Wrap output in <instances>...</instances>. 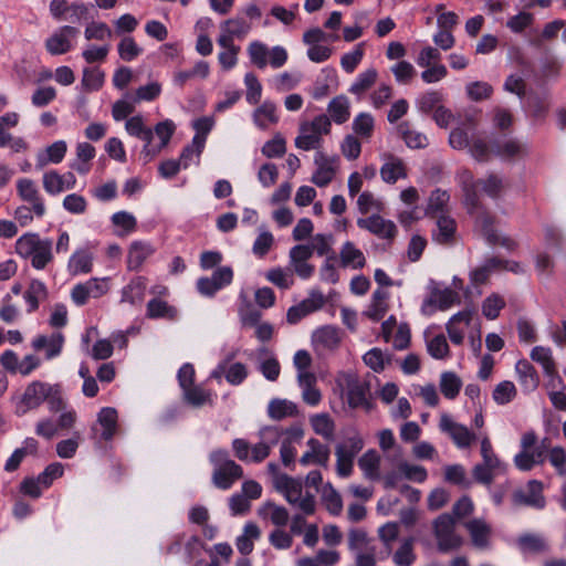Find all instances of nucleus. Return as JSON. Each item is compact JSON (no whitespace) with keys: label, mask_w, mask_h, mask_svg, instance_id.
I'll return each instance as SVG.
<instances>
[{"label":"nucleus","mask_w":566,"mask_h":566,"mask_svg":"<svg viewBox=\"0 0 566 566\" xmlns=\"http://www.w3.org/2000/svg\"><path fill=\"white\" fill-rule=\"evenodd\" d=\"M398 133L403 138L409 148H424L428 145V138L424 134L412 130L409 123H400L397 127Z\"/></svg>","instance_id":"nucleus-59"},{"label":"nucleus","mask_w":566,"mask_h":566,"mask_svg":"<svg viewBox=\"0 0 566 566\" xmlns=\"http://www.w3.org/2000/svg\"><path fill=\"white\" fill-rule=\"evenodd\" d=\"M415 539L412 537L406 538L401 542L399 548L392 555V560L396 566H411L416 560L413 552Z\"/></svg>","instance_id":"nucleus-63"},{"label":"nucleus","mask_w":566,"mask_h":566,"mask_svg":"<svg viewBox=\"0 0 566 566\" xmlns=\"http://www.w3.org/2000/svg\"><path fill=\"white\" fill-rule=\"evenodd\" d=\"M304 437V430L300 424L287 428L280 426H264L258 431L259 441L250 444L248 440L237 438L232 441L234 455L243 462L260 463L264 461L279 442L280 458L285 467L294 463L296 449L294 443L300 442Z\"/></svg>","instance_id":"nucleus-1"},{"label":"nucleus","mask_w":566,"mask_h":566,"mask_svg":"<svg viewBox=\"0 0 566 566\" xmlns=\"http://www.w3.org/2000/svg\"><path fill=\"white\" fill-rule=\"evenodd\" d=\"M64 343V335L61 332H53L36 335L31 342V347L36 353H43L44 359L52 360L62 354Z\"/></svg>","instance_id":"nucleus-15"},{"label":"nucleus","mask_w":566,"mask_h":566,"mask_svg":"<svg viewBox=\"0 0 566 566\" xmlns=\"http://www.w3.org/2000/svg\"><path fill=\"white\" fill-rule=\"evenodd\" d=\"M265 279L282 290H289L294 285V274L291 269L276 266L265 273Z\"/></svg>","instance_id":"nucleus-56"},{"label":"nucleus","mask_w":566,"mask_h":566,"mask_svg":"<svg viewBox=\"0 0 566 566\" xmlns=\"http://www.w3.org/2000/svg\"><path fill=\"white\" fill-rule=\"evenodd\" d=\"M531 358L538 363L546 376L556 378L562 384V378L557 375L556 366L552 357V350L548 347L535 346L531 352Z\"/></svg>","instance_id":"nucleus-43"},{"label":"nucleus","mask_w":566,"mask_h":566,"mask_svg":"<svg viewBox=\"0 0 566 566\" xmlns=\"http://www.w3.org/2000/svg\"><path fill=\"white\" fill-rule=\"evenodd\" d=\"M46 286L42 281L32 280L23 298L28 305V312H34L39 307V302L46 297Z\"/></svg>","instance_id":"nucleus-54"},{"label":"nucleus","mask_w":566,"mask_h":566,"mask_svg":"<svg viewBox=\"0 0 566 566\" xmlns=\"http://www.w3.org/2000/svg\"><path fill=\"white\" fill-rule=\"evenodd\" d=\"M252 30V23L244 17L235 15L220 23V33L217 39L234 42L243 40Z\"/></svg>","instance_id":"nucleus-22"},{"label":"nucleus","mask_w":566,"mask_h":566,"mask_svg":"<svg viewBox=\"0 0 566 566\" xmlns=\"http://www.w3.org/2000/svg\"><path fill=\"white\" fill-rule=\"evenodd\" d=\"M473 312L464 310L455 313L446 324V329L450 340L454 345H461L464 340L467 329L472 321Z\"/></svg>","instance_id":"nucleus-23"},{"label":"nucleus","mask_w":566,"mask_h":566,"mask_svg":"<svg viewBox=\"0 0 566 566\" xmlns=\"http://www.w3.org/2000/svg\"><path fill=\"white\" fill-rule=\"evenodd\" d=\"M338 161L337 156H327L322 151H316L314 155L316 169L312 176V182L317 187L327 186L336 175Z\"/></svg>","instance_id":"nucleus-16"},{"label":"nucleus","mask_w":566,"mask_h":566,"mask_svg":"<svg viewBox=\"0 0 566 566\" xmlns=\"http://www.w3.org/2000/svg\"><path fill=\"white\" fill-rule=\"evenodd\" d=\"M481 457L482 462L480 464L486 465L490 469H497L506 472V463L500 460L486 436L481 439Z\"/></svg>","instance_id":"nucleus-60"},{"label":"nucleus","mask_w":566,"mask_h":566,"mask_svg":"<svg viewBox=\"0 0 566 566\" xmlns=\"http://www.w3.org/2000/svg\"><path fill=\"white\" fill-rule=\"evenodd\" d=\"M52 247V240L42 239L34 232L24 233L15 241L18 255L29 259L36 270H43L53 260Z\"/></svg>","instance_id":"nucleus-2"},{"label":"nucleus","mask_w":566,"mask_h":566,"mask_svg":"<svg viewBox=\"0 0 566 566\" xmlns=\"http://www.w3.org/2000/svg\"><path fill=\"white\" fill-rule=\"evenodd\" d=\"M331 122L334 120L340 125L346 123L350 117V102L347 96L338 95L334 97L327 105Z\"/></svg>","instance_id":"nucleus-45"},{"label":"nucleus","mask_w":566,"mask_h":566,"mask_svg":"<svg viewBox=\"0 0 566 566\" xmlns=\"http://www.w3.org/2000/svg\"><path fill=\"white\" fill-rule=\"evenodd\" d=\"M332 128L331 118L325 114L315 116L312 120L301 123L295 146L308 151L317 150L322 146L323 136L328 135Z\"/></svg>","instance_id":"nucleus-7"},{"label":"nucleus","mask_w":566,"mask_h":566,"mask_svg":"<svg viewBox=\"0 0 566 566\" xmlns=\"http://www.w3.org/2000/svg\"><path fill=\"white\" fill-rule=\"evenodd\" d=\"M339 385L346 394L347 402L350 408H363L366 411L371 410L373 403L369 400V385L366 381L348 373L342 376Z\"/></svg>","instance_id":"nucleus-10"},{"label":"nucleus","mask_w":566,"mask_h":566,"mask_svg":"<svg viewBox=\"0 0 566 566\" xmlns=\"http://www.w3.org/2000/svg\"><path fill=\"white\" fill-rule=\"evenodd\" d=\"M378 73L370 67L359 73L349 87V93L360 98L376 82Z\"/></svg>","instance_id":"nucleus-51"},{"label":"nucleus","mask_w":566,"mask_h":566,"mask_svg":"<svg viewBox=\"0 0 566 566\" xmlns=\"http://www.w3.org/2000/svg\"><path fill=\"white\" fill-rule=\"evenodd\" d=\"M298 415L297 405L287 399L273 398L268 405V416L272 420L281 421Z\"/></svg>","instance_id":"nucleus-36"},{"label":"nucleus","mask_w":566,"mask_h":566,"mask_svg":"<svg viewBox=\"0 0 566 566\" xmlns=\"http://www.w3.org/2000/svg\"><path fill=\"white\" fill-rule=\"evenodd\" d=\"M513 503L515 505H525L535 509H544L546 501L543 495V483L537 480H531L526 484V490H516L513 493Z\"/></svg>","instance_id":"nucleus-21"},{"label":"nucleus","mask_w":566,"mask_h":566,"mask_svg":"<svg viewBox=\"0 0 566 566\" xmlns=\"http://www.w3.org/2000/svg\"><path fill=\"white\" fill-rule=\"evenodd\" d=\"M78 33L80 31L76 27L70 24L62 25L46 38L44 42L45 50L51 55L66 54L75 48Z\"/></svg>","instance_id":"nucleus-11"},{"label":"nucleus","mask_w":566,"mask_h":566,"mask_svg":"<svg viewBox=\"0 0 566 566\" xmlns=\"http://www.w3.org/2000/svg\"><path fill=\"white\" fill-rule=\"evenodd\" d=\"M395 463L402 479L416 483H423L428 478L427 470L422 465L412 464L401 459H398Z\"/></svg>","instance_id":"nucleus-55"},{"label":"nucleus","mask_w":566,"mask_h":566,"mask_svg":"<svg viewBox=\"0 0 566 566\" xmlns=\"http://www.w3.org/2000/svg\"><path fill=\"white\" fill-rule=\"evenodd\" d=\"M379 448L387 454V459L394 463L401 458V447L397 444L394 431L382 429L377 433Z\"/></svg>","instance_id":"nucleus-46"},{"label":"nucleus","mask_w":566,"mask_h":566,"mask_svg":"<svg viewBox=\"0 0 566 566\" xmlns=\"http://www.w3.org/2000/svg\"><path fill=\"white\" fill-rule=\"evenodd\" d=\"M364 446V439L356 428L344 431L343 441L335 447L336 472L340 478H348L353 473L355 459Z\"/></svg>","instance_id":"nucleus-4"},{"label":"nucleus","mask_w":566,"mask_h":566,"mask_svg":"<svg viewBox=\"0 0 566 566\" xmlns=\"http://www.w3.org/2000/svg\"><path fill=\"white\" fill-rule=\"evenodd\" d=\"M548 439L544 438L537 444V436L534 430L524 432L521 437V450L514 455V465L523 472L531 471L535 465L543 464L546 458Z\"/></svg>","instance_id":"nucleus-5"},{"label":"nucleus","mask_w":566,"mask_h":566,"mask_svg":"<svg viewBox=\"0 0 566 566\" xmlns=\"http://www.w3.org/2000/svg\"><path fill=\"white\" fill-rule=\"evenodd\" d=\"M340 264L343 268L353 270L363 269L366 264V258L360 249L352 241H346L339 251Z\"/></svg>","instance_id":"nucleus-35"},{"label":"nucleus","mask_w":566,"mask_h":566,"mask_svg":"<svg viewBox=\"0 0 566 566\" xmlns=\"http://www.w3.org/2000/svg\"><path fill=\"white\" fill-rule=\"evenodd\" d=\"M517 396V389L513 381H500L492 391V399L499 406L512 402Z\"/></svg>","instance_id":"nucleus-57"},{"label":"nucleus","mask_w":566,"mask_h":566,"mask_svg":"<svg viewBox=\"0 0 566 566\" xmlns=\"http://www.w3.org/2000/svg\"><path fill=\"white\" fill-rule=\"evenodd\" d=\"M389 310V292L379 287L373 292L370 302L363 312L364 316L374 322H379Z\"/></svg>","instance_id":"nucleus-27"},{"label":"nucleus","mask_w":566,"mask_h":566,"mask_svg":"<svg viewBox=\"0 0 566 566\" xmlns=\"http://www.w3.org/2000/svg\"><path fill=\"white\" fill-rule=\"evenodd\" d=\"M232 280V269L230 266H221L214 270L210 277H200L197 281V289L201 295L211 297L219 290L229 285Z\"/></svg>","instance_id":"nucleus-18"},{"label":"nucleus","mask_w":566,"mask_h":566,"mask_svg":"<svg viewBox=\"0 0 566 566\" xmlns=\"http://www.w3.org/2000/svg\"><path fill=\"white\" fill-rule=\"evenodd\" d=\"M312 258V249L305 244H297L289 252V264L293 274L302 280H308L315 271L314 265L308 263Z\"/></svg>","instance_id":"nucleus-17"},{"label":"nucleus","mask_w":566,"mask_h":566,"mask_svg":"<svg viewBox=\"0 0 566 566\" xmlns=\"http://www.w3.org/2000/svg\"><path fill=\"white\" fill-rule=\"evenodd\" d=\"M381 179L387 184H395L399 179L407 178V169L403 161L390 156L380 168Z\"/></svg>","instance_id":"nucleus-47"},{"label":"nucleus","mask_w":566,"mask_h":566,"mask_svg":"<svg viewBox=\"0 0 566 566\" xmlns=\"http://www.w3.org/2000/svg\"><path fill=\"white\" fill-rule=\"evenodd\" d=\"M313 431L327 441L334 440L336 423L327 412L314 413L310 417Z\"/></svg>","instance_id":"nucleus-38"},{"label":"nucleus","mask_w":566,"mask_h":566,"mask_svg":"<svg viewBox=\"0 0 566 566\" xmlns=\"http://www.w3.org/2000/svg\"><path fill=\"white\" fill-rule=\"evenodd\" d=\"M255 126L266 129L279 122L277 106L274 102L265 99L252 114Z\"/></svg>","instance_id":"nucleus-32"},{"label":"nucleus","mask_w":566,"mask_h":566,"mask_svg":"<svg viewBox=\"0 0 566 566\" xmlns=\"http://www.w3.org/2000/svg\"><path fill=\"white\" fill-rule=\"evenodd\" d=\"M210 462L213 464L212 482L221 490L230 489L234 482L242 478L241 465L229 458L226 450L219 449L210 453Z\"/></svg>","instance_id":"nucleus-8"},{"label":"nucleus","mask_w":566,"mask_h":566,"mask_svg":"<svg viewBox=\"0 0 566 566\" xmlns=\"http://www.w3.org/2000/svg\"><path fill=\"white\" fill-rule=\"evenodd\" d=\"M297 382L303 401L311 407H316L322 400L321 390L316 386V376L313 373L297 374Z\"/></svg>","instance_id":"nucleus-28"},{"label":"nucleus","mask_w":566,"mask_h":566,"mask_svg":"<svg viewBox=\"0 0 566 566\" xmlns=\"http://www.w3.org/2000/svg\"><path fill=\"white\" fill-rule=\"evenodd\" d=\"M307 450L300 458L303 467L316 464L326 468L329 462L331 450L328 446L322 443L315 438H310L306 442Z\"/></svg>","instance_id":"nucleus-24"},{"label":"nucleus","mask_w":566,"mask_h":566,"mask_svg":"<svg viewBox=\"0 0 566 566\" xmlns=\"http://www.w3.org/2000/svg\"><path fill=\"white\" fill-rule=\"evenodd\" d=\"M494 154L502 159L521 158L527 155V146L516 139H505L495 147Z\"/></svg>","instance_id":"nucleus-50"},{"label":"nucleus","mask_w":566,"mask_h":566,"mask_svg":"<svg viewBox=\"0 0 566 566\" xmlns=\"http://www.w3.org/2000/svg\"><path fill=\"white\" fill-rule=\"evenodd\" d=\"M17 191L19 197L32 206V210L36 218H42L45 214L44 200L39 191L36 184L28 178H21L17 181Z\"/></svg>","instance_id":"nucleus-19"},{"label":"nucleus","mask_w":566,"mask_h":566,"mask_svg":"<svg viewBox=\"0 0 566 566\" xmlns=\"http://www.w3.org/2000/svg\"><path fill=\"white\" fill-rule=\"evenodd\" d=\"M357 226L367 230L379 239L390 240L396 235L397 228L391 220L382 218L379 213H374L367 218L357 219Z\"/></svg>","instance_id":"nucleus-20"},{"label":"nucleus","mask_w":566,"mask_h":566,"mask_svg":"<svg viewBox=\"0 0 566 566\" xmlns=\"http://www.w3.org/2000/svg\"><path fill=\"white\" fill-rule=\"evenodd\" d=\"M261 536V531L255 523L249 522L244 525L243 532L235 539L237 549L244 556L251 554L254 542Z\"/></svg>","instance_id":"nucleus-41"},{"label":"nucleus","mask_w":566,"mask_h":566,"mask_svg":"<svg viewBox=\"0 0 566 566\" xmlns=\"http://www.w3.org/2000/svg\"><path fill=\"white\" fill-rule=\"evenodd\" d=\"M517 546L524 554L544 553L548 548L547 541L542 535L524 534L517 538Z\"/></svg>","instance_id":"nucleus-52"},{"label":"nucleus","mask_w":566,"mask_h":566,"mask_svg":"<svg viewBox=\"0 0 566 566\" xmlns=\"http://www.w3.org/2000/svg\"><path fill=\"white\" fill-rule=\"evenodd\" d=\"M277 492L286 502L304 515H313L316 510L315 496L304 491L301 480L291 476H281L277 481Z\"/></svg>","instance_id":"nucleus-6"},{"label":"nucleus","mask_w":566,"mask_h":566,"mask_svg":"<svg viewBox=\"0 0 566 566\" xmlns=\"http://www.w3.org/2000/svg\"><path fill=\"white\" fill-rule=\"evenodd\" d=\"M118 415L115 408L104 407L97 413V424L102 428L99 438L109 441L117 430Z\"/></svg>","instance_id":"nucleus-34"},{"label":"nucleus","mask_w":566,"mask_h":566,"mask_svg":"<svg viewBox=\"0 0 566 566\" xmlns=\"http://www.w3.org/2000/svg\"><path fill=\"white\" fill-rule=\"evenodd\" d=\"M472 543L479 548H486L492 534L491 526L482 518H473L465 523Z\"/></svg>","instance_id":"nucleus-33"},{"label":"nucleus","mask_w":566,"mask_h":566,"mask_svg":"<svg viewBox=\"0 0 566 566\" xmlns=\"http://www.w3.org/2000/svg\"><path fill=\"white\" fill-rule=\"evenodd\" d=\"M105 82V73L98 67H85L81 86L85 92H95L102 88Z\"/></svg>","instance_id":"nucleus-61"},{"label":"nucleus","mask_w":566,"mask_h":566,"mask_svg":"<svg viewBox=\"0 0 566 566\" xmlns=\"http://www.w3.org/2000/svg\"><path fill=\"white\" fill-rule=\"evenodd\" d=\"M155 253V248L147 241H133L128 249L127 266L137 271Z\"/></svg>","instance_id":"nucleus-29"},{"label":"nucleus","mask_w":566,"mask_h":566,"mask_svg":"<svg viewBox=\"0 0 566 566\" xmlns=\"http://www.w3.org/2000/svg\"><path fill=\"white\" fill-rule=\"evenodd\" d=\"M475 126L469 120L462 126H458L451 130L449 135V144L453 149H467L475 134Z\"/></svg>","instance_id":"nucleus-44"},{"label":"nucleus","mask_w":566,"mask_h":566,"mask_svg":"<svg viewBox=\"0 0 566 566\" xmlns=\"http://www.w3.org/2000/svg\"><path fill=\"white\" fill-rule=\"evenodd\" d=\"M214 126V119L210 116H203L192 122V127L196 130L193 136V145H196L198 153H202L208 134Z\"/></svg>","instance_id":"nucleus-53"},{"label":"nucleus","mask_w":566,"mask_h":566,"mask_svg":"<svg viewBox=\"0 0 566 566\" xmlns=\"http://www.w3.org/2000/svg\"><path fill=\"white\" fill-rule=\"evenodd\" d=\"M433 526L439 551L449 552L461 545L462 541L454 532V518L451 515H440Z\"/></svg>","instance_id":"nucleus-13"},{"label":"nucleus","mask_w":566,"mask_h":566,"mask_svg":"<svg viewBox=\"0 0 566 566\" xmlns=\"http://www.w3.org/2000/svg\"><path fill=\"white\" fill-rule=\"evenodd\" d=\"M439 429L447 433L459 449L469 448L475 440V434L464 424L455 422L448 413H442Z\"/></svg>","instance_id":"nucleus-14"},{"label":"nucleus","mask_w":566,"mask_h":566,"mask_svg":"<svg viewBox=\"0 0 566 566\" xmlns=\"http://www.w3.org/2000/svg\"><path fill=\"white\" fill-rule=\"evenodd\" d=\"M93 269V254L85 249L73 252L67 262V271L72 276L87 274Z\"/></svg>","instance_id":"nucleus-37"},{"label":"nucleus","mask_w":566,"mask_h":566,"mask_svg":"<svg viewBox=\"0 0 566 566\" xmlns=\"http://www.w3.org/2000/svg\"><path fill=\"white\" fill-rule=\"evenodd\" d=\"M457 224L454 219L447 214L437 216V229L433 231V240L440 244L449 243L455 233Z\"/></svg>","instance_id":"nucleus-49"},{"label":"nucleus","mask_w":566,"mask_h":566,"mask_svg":"<svg viewBox=\"0 0 566 566\" xmlns=\"http://www.w3.org/2000/svg\"><path fill=\"white\" fill-rule=\"evenodd\" d=\"M381 458L375 449L367 450L359 459L358 467L368 480H378L380 478Z\"/></svg>","instance_id":"nucleus-40"},{"label":"nucleus","mask_w":566,"mask_h":566,"mask_svg":"<svg viewBox=\"0 0 566 566\" xmlns=\"http://www.w3.org/2000/svg\"><path fill=\"white\" fill-rule=\"evenodd\" d=\"M108 277H92L77 283L71 291V298L77 306L85 305L90 298H99L109 291Z\"/></svg>","instance_id":"nucleus-12"},{"label":"nucleus","mask_w":566,"mask_h":566,"mask_svg":"<svg viewBox=\"0 0 566 566\" xmlns=\"http://www.w3.org/2000/svg\"><path fill=\"white\" fill-rule=\"evenodd\" d=\"M460 294L450 287L440 289L436 286L432 289L428 300L424 301L422 311H427L429 306H436L441 311H446L453 305L460 304Z\"/></svg>","instance_id":"nucleus-26"},{"label":"nucleus","mask_w":566,"mask_h":566,"mask_svg":"<svg viewBox=\"0 0 566 566\" xmlns=\"http://www.w3.org/2000/svg\"><path fill=\"white\" fill-rule=\"evenodd\" d=\"M440 390L447 399H454L462 387L461 378L453 371H444L440 376Z\"/></svg>","instance_id":"nucleus-58"},{"label":"nucleus","mask_w":566,"mask_h":566,"mask_svg":"<svg viewBox=\"0 0 566 566\" xmlns=\"http://www.w3.org/2000/svg\"><path fill=\"white\" fill-rule=\"evenodd\" d=\"M340 340V331L331 325L319 327L312 334V344L315 350L319 353L336 349Z\"/></svg>","instance_id":"nucleus-25"},{"label":"nucleus","mask_w":566,"mask_h":566,"mask_svg":"<svg viewBox=\"0 0 566 566\" xmlns=\"http://www.w3.org/2000/svg\"><path fill=\"white\" fill-rule=\"evenodd\" d=\"M450 200V195L446 190L436 189L431 192L426 213L429 216L446 214V208Z\"/></svg>","instance_id":"nucleus-62"},{"label":"nucleus","mask_w":566,"mask_h":566,"mask_svg":"<svg viewBox=\"0 0 566 566\" xmlns=\"http://www.w3.org/2000/svg\"><path fill=\"white\" fill-rule=\"evenodd\" d=\"M515 373L518 384L525 392H533L537 389L539 385V376L528 360H518L515 364Z\"/></svg>","instance_id":"nucleus-30"},{"label":"nucleus","mask_w":566,"mask_h":566,"mask_svg":"<svg viewBox=\"0 0 566 566\" xmlns=\"http://www.w3.org/2000/svg\"><path fill=\"white\" fill-rule=\"evenodd\" d=\"M49 389L50 384L45 381L33 380L28 384L20 395L12 397L15 415L24 416L38 409L45 401Z\"/></svg>","instance_id":"nucleus-9"},{"label":"nucleus","mask_w":566,"mask_h":566,"mask_svg":"<svg viewBox=\"0 0 566 566\" xmlns=\"http://www.w3.org/2000/svg\"><path fill=\"white\" fill-rule=\"evenodd\" d=\"M185 400L193 406L201 407L206 403H212V394L201 386H190L182 390Z\"/></svg>","instance_id":"nucleus-64"},{"label":"nucleus","mask_w":566,"mask_h":566,"mask_svg":"<svg viewBox=\"0 0 566 566\" xmlns=\"http://www.w3.org/2000/svg\"><path fill=\"white\" fill-rule=\"evenodd\" d=\"M217 44L221 48L218 53V62L223 71H230L238 64L240 46L232 41L217 39Z\"/></svg>","instance_id":"nucleus-39"},{"label":"nucleus","mask_w":566,"mask_h":566,"mask_svg":"<svg viewBox=\"0 0 566 566\" xmlns=\"http://www.w3.org/2000/svg\"><path fill=\"white\" fill-rule=\"evenodd\" d=\"M67 145L64 140H56L45 148L44 153L36 156L39 167H44L48 164H60L65 157Z\"/></svg>","instance_id":"nucleus-48"},{"label":"nucleus","mask_w":566,"mask_h":566,"mask_svg":"<svg viewBox=\"0 0 566 566\" xmlns=\"http://www.w3.org/2000/svg\"><path fill=\"white\" fill-rule=\"evenodd\" d=\"M147 280L144 276L134 277L122 289L120 303H128L138 306L143 303L146 294Z\"/></svg>","instance_id":"nucleus-31"},{"label":"nucleus","mask_w":566,"mask_h":566,"mask_svg":"<svg viewBox=\"0 0 566 566\" xmlns=\"http://www.w3.org/2000/svg\"><path fill=\"white\" fill-rule=\"evenodd\" d=\"M465 206L468 212L474 218V228L483 235L490 244H500L507 250H514L516 242L506 235L499 233L493 226V218L484 211L475 196H467Z\"/></svg>","instance_id":"nucleus-3"},{"label":"nucleus","mask_w":566,"mask_h":566,"mask_svg":"<svg viewBox=\"0 0 566 566\" xmlns=\"http://www.w3.org/2000/svg\"><path fill=\"white\" fill-rule=\"evenodd\" d=\"M76 159L71 163L70 167L81 175H86L91 165L90 161L95 157V147L86 142L78 143L76 145Z\"/></svg>","instance_id":"nucleus-42"}]
</instances>
